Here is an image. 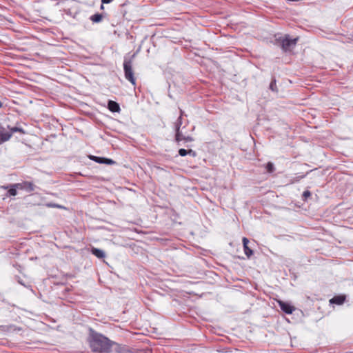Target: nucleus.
<instances>
[{
    "mask_svg": "<svg viewBox=\"0 0 353 353\" xmlns=\"http://www.w3.org/2000/svg\"><path fill=\"white\" fill-rule=\"evenodd\" d=\"M88 341L92 352L95 353H109L112 347V341L97 333L91 334Z\"/></svg>",
    "mask_w": 353,
    "mask_h": 353,
    "instance_id": "1",
    "label": "nucleus"
},
{
    "mask_svg": "<svg viewBox=\"0 0 353 353\" xmlns=\"http://www.w3.org/2000/svg\"><path fill=\"white\" fill-rule=\"evenodd\" d=\"M298 38L290 39L288 35L277 39L278 43L285 52L292 51L296 45Z\"/></svg>",
    "mask_w": 353,
    "mask_h": 353,
    "instance_id": "2",
    "label": "nucleus"
},
{
    "mask_svg": "<svg viewBox=\"0 0 353 353\" xmlns=\"http://www.w3.org/2000/svg\"><path fill=\"white\" fill-rule=\"evenodd\" d=\"M14 186L19 190H24L26 192H32L35 190L36 185L33 182L23 181L21 183H14Z\"/></svg>",
    "mask_w": 353,
    "mask_h": 353,
    "instance_id": "3",
    "label": "nucleus"
},
{
    "mask_svg": "<svg viewBox=\"0 0 353 353\" xmlns=\"http://www.w3.org/2000/svg\"><path fill=\"white\" fill-rule=\"evenodd\" d=\"M277 303L280 306L281 309L288 314H292V312L295 310V307L288 303L284 302L281 300L277 301Z\"/></svg>",
    "mask_w": 353,
    "mask_h": 353,
    "instance_id": "4",
    "label": "nucleus"
},
{
    "mask_svg": "<svg viewBox=\"0 0 353 353\" xmlns=\"http://www.w3.org/2000/svg\"><path fill=\"white\" fill-rule=\"evenodd\" d=\"M125 70V77L133 85H136V78L134 77V72L132 68H124Z\"/></svg>",
    "mask_w": 353,
    "mask_h": 353,
    "instance_id": "5",
    "label": "nucleus"
},
{
    "mask_svg": "<svg viewBox=\"0 0 353 353\" xmlns=\"http://www.w3.org/2000/svg\"><path fill=\"white\" fill-rule=\"evenodd\" d=\"M181 116H180L179 117V119H177V121L176 122V124H175V131H176V134H175V140L176 142H180L181 141H182L183 139V137H184L185 136L183 135V134L180 131V126L181 125Z\"/></svg>",
    "mask_w": 353,
    "mask_h": 353,
    "instance_id": "6",
    "label": "nucleus"
},
{
    "mask_svg": "<svg viewBox=\"0 0 353 353\" xmlns=\"http://www.w3.org/2000/svg\"><path fill=\"white\" fill-rule=\"evenodd\" d=\"M90 159L99 163H105L107 165H112L114 163V161L112 159L103 158V157H99L96 156L90 155L89 157Z\"/></svg>",
    "mask_w": 353,
    "mask_h": 353,
    "instance_id": "7",
    "label": "nucleus"
},
{
    "mask_svg": "<svg viewBox=\"0 0 353 353\" xmlns=\"http://www.w3.org/2000/svg\"><path fill=\"white\" fill-rule=\"evenodd\" d=\"M114 346V350L118 353H132V351L127 345H122L112 342V346Z\"/></svg>",
    "mask_w": 353,
    "mask_h": 353,
    "instance_id": "8",
    "label": "nucleus"
},
{
    "mask_svg": "<svg viewBox=\"0 0 353 353\" xmlns=\"http://www.w3.org/2000/svg\"><path fill=\"white\" fill-rule=\"evenodd\" d=\"M242 241L245 254L247 256L248 258H250V256H252L253 254V251L248 247L249 240L246 237H243Z\"/></svg>",
    "mask_w": 353,
    "mask_h": 353,
    "instance_id": "9",
    "label": "nucleus"
},
{
    "mask_svg": "<svg viewBox=\"0 0 353 353\" xmlns=\"http://www.w3.org/2000/svg\"><path fill=\"white\" fill-rule=\"evenodd\" d=\"M12 137V133L6 132L4 128H0V144L8 141Z\"/></svg>",
    "mask_w": 353,
    "mask_h": 353,
    "instance_id": "10",
    "label": "nucleus"
},
{
    "mask_svg": "<svg viewBox=\"0 0 353 353\" xmlns=\"http://www.w3.org/2000/svg\"><path fill=\"white\" fill-rule=\"evenodd\" d=\"M108 108L110 111L112 112H119L121 110L119 105L117 102L111 100L108 101Z\"/></svg>",
    "mask_w": 353,
    "mask_h": 353,
    "instance_id": "11",
    "label": "nucleus"
},
{
    "mask_svg": "<svg viewBox=\"0 0 353 353\" xmlns=\"http://www.w3.org/2000/svg\"><path fill=\"white\" fill-rule=\"evenodd\" d=\"M2 188L8 190V196H16L17 194L18 188L14 186V183L9 186H2Z\"/></svg>",
    "mask_w": 353,
    "mask_h": 353,
    "instance_id": "12",
    "label": "nucleus"
},
{
    "mask_svg": "<svg viewBox=\"0 0 353 353\" xmlns=\"http://www.w3.org/2000/svg\"><path fill=\"white\" fill-rule=\"evenodd\" d=\"M345 298L344 296H335L330 300V303L332 304L341 305L344 303Z\"/></svg>",
    "mask_w": 353,
    "mask_h": 353,
    "instance_id": "13",
    "label": "nucleus"
},
{
    "mask_svg": "<svg viewBox=\"0 0 353 353\" xmlns=\"http://www.w3.org/2000/svg\"><path fill=\"white\" fill-rule=\"evenodd\" d=\"M91 252L92 254H94L99 259H103L105 257L104 252L100 249L92 248L91 250Z\"/></svg>",
    "mask_w": 353,
    "mask_h": 353,
    "instance_id": "14",
    "label": "nucleus"
},
{
    "mask_svg": "<svg viewBox=\"0 0 353 353\" xmlns=\"http://www.w3.org/2000/svg\"><path fill=\"white\" fill-rule=\"evenodd\" d=\"M103 19V15L101 14H95L90 17V20L94 23L101 22Z\"/></svg>",
    "mask_w": 353,
    "mask_h": 353,
    "instance_id": "15",
    "label": "nucleus"
},
{
    "mask_svg": "<svg viewBox=\"0 0 353 353\" xmlns=\"http://www.w3.org/2000/svg\"><path fill=\"white\" fill-rule=\"evenodd\" d=\"M179 154L181 157H184L187 155L188 154H192L193 155L195 154V152L192 150H186L185 149L181 148L179 150Z\"/></svg>",
    "mask_w": 353,
    "mask_h": 353,
    "instance_id": "16",
    "label": "nucleus"
},
{
    "mask_svg": "<svg viewBox=\"0 0 353 353\" xmlns=\"http://www.w3.org/2000/svg\"><path fill=\"white\" fill-rule=\"evenodd\" d=\"M46 205L48 208H54L64 209V210L66 209V208H65L64 206L61 205L59 204L54 203H48L46 204Z\"/></svg>",
    "mask_w": 353,
    "mask_h": 353,
    "instance_id": "17",
    "label": "nucleus"
},
{
    "mask_svg": "<svg viewBox=\"0 0 353 353\" xmlns=\"http://www.w3.org/2000/svg\"><path fill=\"white\" fill-rule=\"evenodd\" d=\"M14 132H20L21 134H25V131L23 129L18 127H13L10 129V133H12V134Z\"/></svg>",
    "mask_w": 353,
    "mask_h": 353,
    "instance_id": "18",
    "label": "nucleus"
},
{
    "mask_svg": "<svg viewBox=\"0 0 353 353\" xmlns=\"http://www.w3.org/2000/svg\"><path fill=\"white\" fill-rule=\"evenodd\" d=\"M265 168L269 173H272L274 171V166L272 162H268L265 165Z\"/></svg>",
    "mask_w": 353,
    "mask_h": 353,
    "instance_id": "19",
    "label": "nucleus"
},
{
    "mask_svg": "<svg viewBox=\"0 0 353 353\" xmlns=\"http://www.w3.org/2000/svg\"><path fill=\"white\" fill-rule=\"evenodd\" d=\"M270 88L271 90H272L273 92H277L278 91V89H277V87H276V80L275 79H272L271 83H270Z\"/></svg>",
    "mask_w": 353,
    "mask_h": 353,
    "instance_id": "20",
    "label": "nucleus"
},
{
    "mask_svg": "<svg viewBox=\"0 0 353 353\" xmlns=\"http://www.w3.org/2000/svg\"><path fill=\"white\" fill-rule=\"evenodd\" d=\"M310 196H311V192L309 190H305L303 193V197L304 200H306Z\"/></svg>",
    "mask_w": 353,
    "mask_h": 353,
    "instance_id": "21",
    "label": "nucleus"
},
{
    "mask_svg": "<svg viewBox=\"0 0 353 353\" xmlns=\"http://www.w3.org/2000/svg\"><path fill=\"white\" fill-rule=\"evenodd\" d=\"M182 141H185L186 142L192 141V138L191 137H190V136H187V137L185 136L184 137H183Z\"/></svg>",
    "mask_w": 353,
    "mask_h": 353,
    "instance_id": "22",
    "label": "nucleus"
},
{
    "mask_svg": "<svg viewBox=\"0 0 353 353\" xmlns=\"http://www.w3.org/2000/svg\"><path fill=\"white\" fill-rule=\"evenodd\" d=\"M114 0H101V3L103 4H107V3H111L112 1H113Z\"/></svg>",
    "mask_w": 353,
    "mask_h": 353,
    "instance_id": "23",
    "label": "nucleus"
},
{
    "mask_svg": "<svg viewBox=\"0 0 353 353\" xmlns=\"http://www.w3.org/2000/svg\"><path fill=\"white\" fill-rule=\"evenodd\" d=\"M123 66H124V67L130 66V65H129V63H128V62L126 61V60H125V61H124V63H123Z\"/></svg>",
    "mask_w": 353,
    "mask_h": 353,
    "instance_id": "24",
    "label": "nucleus"
},
{
    "mask_svg": "<svg viewBox=\"0 0 353 353\" xmlns=\"http://www.w3.org/2000/svg\"><path fill=\"white\" fill-rule=\"evenodd\" d=\"M101 10H103L104 9V6H103V4L101 3Z\"/></svg>",
    "mask_w": 353,
    "mask_h": 353,
    "instance_id": "25",
    "label": "nucleus"
},
{
    "mask_svg": "<svg viewBox=\"0 0 353 353\" xmlns=\"http://www.w3.org/2000/svg\"><path fill=\"white\" fill-rule=\"evenodd\" d=\"M3 105L2 103L0 101V108H1Z\"/></svg>",
    "mask_w": 353,
    "mask_h": 353,
    "instance_id": "26",
    "label": "nucleus"
}]
</instances>
